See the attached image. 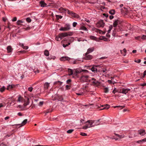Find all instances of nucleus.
Returning a JSON list of instances; mask_svg holds the SVG:
<instances>
[{
    "mask_svg": "<svg viewBox=\"0 0 146 146\" xmlns=\"http://www.w3.org/2000/svg\"><path fill=\"white\" fill-rule=\"evenodd\" d=\"M94 50V47L90 48L88 49L86 53H87V54H89L93 51Z\"/></svg>",
    "mask_w": 146,
    "mask_h": 146,
    "instance_id": "obj_14",
    "label": "nucleus"
},
{
    "mask_svg": "<svg viewBox=\"0 0 146 146\" xmlns=\"http://www.w3.org/2000/svg\"><path fill=\"white\" fill-rule=\"evenodd\" d=\"M90 38L93 40H96V38L94 36H90Z\"/></svg>",
    "mask_w": 146,
    "mask_h": 146,
    "instance_id": "obj_33",
    "label": "nucleus"
},
{
    "mask_svg": "<svg viewBox=\"0 0 146 146\" xmlns=\"http://www.w3.org/2000/svg\"><path fill=\"white\" fill-rule=\"evenodd\" d=\"M67 10V13L68 14L70 15H71V16L72 15V13H73V12L72 11H69L68 10Z\"/></svg>",
    "mask_w": 146,
    "mask_h": 146,
    "instance_id": "obj_46",
    "label": "nucleus"
},
{
    "mask_svg": "<svg viewBox=\"0 0 146 146\" xmlns=\"http://www.w3.org/2000/svg\"><path fill=\"white\" fill-rule=\"evenodd\" d=\"M14 86V85H9L7 86V90H10L13 88Z\"/></svg>",
    "mask_w": 146,
    "mask_h": 146,
    "instance_id": "obj_24",
    "label": "nucleus"
},
{
    "mask_svg": "<svg viewBox=\"0 0 146 146\" xmlns=\"http://www.w3.org/2000/svg\"><path fill=\"white\" fill-rule=\"evenodd\" d=\"M140 85L141 86H146V82L141 84Z\"/></svg>",
    "mask_w": 146,
    "mask_h": 146,
    "instance_id": "obj_50",
    "label": "nucleus"
},
{
    "mask_svg": "<svg viewBox=\"0 0 146 146\" xmlns=\"http://www.w3.org/2000/svg\"><path fill=\"white\" fill-rule=\"evenodd\" d=\"M92 30L93 31H94L96 32H99L100 33V31H101V30L98 29L95 27L93 28Z\"/></svg>",
    "mask_w": 146,
    "mask_h": 146,
    "instance_id": "obj_26",
    "label": "nucleus"
},
{
    "mask_svg": "<svg viewBox=\"0 0 146 146\" xmlns=\"http://www.w3.org/2000/svg\"><path fill=\"white\" fill-rule=\"evenodd\" d=\"M44 54L46 56H48L49 54V52L48 51L46 50H45L44 52Z\"/></svg>",
    "mask_w": 146,
    "mask_h": 146,
    "instance_id": "obj_25",
    "label": "nucleus"
},
{
    "mask_svg": "<svg viewBox=\"0 0 146 146\" xmlns=\"http://www.w3.org/2000/svg\"><path fill=\"white\" fill-rule=\"evenodd\" d=\"M102 106L104 107V108L102 109V110L105 109H109L110 107V106L108 104H106V105H105L104 106L102 105Z\"/></svg>",
    "mask_w": 146,
    "mask_h": 146,
    "instance_id": "obj_22",
    "label": "nucleus"
},
{
    "mask_svg": "<svg viewBox=\"0 0 146 146\" xmlns=\"http://www.w3.org/2000/svg\"><path fill=\"white\" fill-rule=\"evenodd\" d=\"M110 17V19H113L114 17L112 15H111V16H110V17Z\"/></svg>",
    "mask_w": 146,
    "mask_h": 146,
    "instance_id": "obj_64",
    "label": "nucleus"
},
{
    "mask_svg": "<svg viewBox=\"0 0 146 146\" xmlns=\"http://www.w3.org/2000/svg\"><path fill=\"white\" fill-rule=\"evenodd\" d=\"M55 39L57 41H60L61 40L60 39V37H59L58 35V36H56Z\"/></svg>",
    "mask_w": 146,
    "mask_h": 146,
    "instance_id": "obj_41",
    "label": "nucleus"
},
{
    "mask_svg": "<svg viewBox=\"0 0 146 146\" xmlns=\"http://www.w3.org/2000/svg\"><path fill=\"white\" fill-rule=\"evenodd\" d=\"M91 70L93 72H97V69L94 66V65H93L92 67L91 68Z\"/></svg>",
    "mask_w": 146,
    "mask_h": 146,
    "instance_id": "obj_20",
    "label": "nucleus"
},
{
    "mask_svg": "<svg viewBox=\"0 0 146 146\" xmlns=\"http://www.w3.org/2000/svg\"><path fill=\"white\" fill-rule=\"evenodd\" d=\"M138 132L139 134L142 136H143L146 134L145 130L143 129L140 130Z\"/></svg>",
    "mask_w": 146,
    "mask_h": 146,
    "instance_id": "obj_11",
    "label": "nucleus"
},
{
    "mask_svg": "<svg viewBox=\"0 0 146 146\" xmlns=\"http://www.w3.org/2000/svg\"><path fill=\"white\" fill-rule=\"evenodd\" d=\"M95 120H88L87 121L86 123H88L89 124V125H88L89 127H94L95 126L99 125V124H95L94 125H93V123H95Z\"/></svg>",
    "mask_w": 146,
    "mask_h": 146,
    "instance_id": "obj_3",
    "label": "nucleus"
},
{
    "mask_svg": "<svg viewBox=\"0 0 146 146\" xmlns=\"http://www.w3.org/2000/svg\"><path fill=\"white\" fill-rule=\"evenodd\" d=\"M117 92V90L116 89V88H115L113 90L112 92L114 93L115 94V92Z\"/></svg>",
    "mask_w": 146,
    "mask_h": 146,
    "instance_id": "obj_48",
    "label": "nucleus"
},
{
    "mask_svg": "<svg viewBox=\"0 0 146 146\" xmlns=\"http://www.w3.org/2000/svg\"><path fill=\"white\" fill-rule=\"evenodd\" d=\"M71 16L77 19H79L80 18L79 16L78 15L75 13L73 12L72 13V15Z\"/></svg>",
    "mask_w": 146,
    "mask_h": 146,
    "instance_id": "obj_12",
    "label": "nucleus"
},
{
    "mask_svg": "<svg viewBox=\"0 0 146 146\" xmlns=\"http://www.w3.org/2000/svg\"><path fill=\"white\" fill-rule=\"evenodd\" d=\"M96 26L98 27H103L104 26V23L103 20H100L96 24Z\"/></svg>",
    "mask_w": 146,
    "mask_h": 146,
    "instance_id": "obj_4",
    "label": "nucleus"
},
{
    "mask_svg": "<svg viewBox=\"0 0 146 146\" xmlns=\"http://www.w3.org/2000/svg\"><path fill=\"white\" fill-rule=\"evenodd\" d=\"M146 75V70L144 71L143 74V77H144L145 75Z\"/></svg>",
    "mask_w": 146,
    "mask_h": 146,
    "instance_id": "obj_63",
    "label": "nucleus"
},
{
    "mask_svg": "<svg viewBox=\"0 0 146 146\" xmlns=\"http://www.w3.org/2000/svg\"><path fill=\"white\" fill-rule=\"evenodd\" d=\"M109 13L111 15H113L115 13V11L114 9H112L109 11Z\"/></svg>",
    "mask_w": 146,
    "mask_h": 146,
    "instance_id": "obj_28",
    "label": "nucleus"
},
{
    "mask_svg": "<svg viewBox=\"0 0 146 146\" xmlns=\"http://www.w3.org/2000/svg\"><path fill=\"white\" fill-rule=\"evenodd\" d=\"M33 89V88L32 87H29L28 88V90L30 92H31Z\"/></svg>",
    "mask_w": 146,
    "mask_h": 146,
    "instance_id": "obj_45",
    "label": "nucleus"
},
{
    "mask_svg": "<svg viewBox=\"0 0 146 146\" xmlns=\"http://www.w3.org/2000/svg\"><path fill=\"white\" fill-rule=\"evenodd\" d=\"M75 72L76 73V74H77L81 72V70H76L75 71Z\"/></svg>",
    "mask_w": 146,
    "mask_h": 146,
    "instance_id": "obj_47",
    "label": "nucleus"
},
{
    "mask_svg": "<svg viewBox=\"0 0 146 146\" xmlns=\"http://www.w3.org/2000/svg\"><path fill=\"white\" fill-rule=\"evenodd\" d=\"M115 135L118 137L119 139L123 138L124 137V135H119L117 134H115Z\"/></svg>",
    "mask_w": 146,
    "mask_h": 146,
    "instance_id": "obj_30",
    "label": "nucleus"
},
{
    "mask_svg": "<svg viewBox=\"0 0 146 146\" xmlns=\"http://www.w3.org/2000/svg\"><path fill=\"white\" fill-rule=\"evenodd\" d=\"M74 131V130L73 129H69L67 131V133H68L70 134L71 133Z\"/></svg>",
    "mask_w": 146,
    "mask_h": 146,
    "instance_id": "obj_36",
    "label": "nucleus"
},
{
    "mask_svg": "<svg viewBox=\"0 0 146 146\" xmlns=\"http://www.w3.org/2000/svg\"><path fill=\"white\" fill-rule=\"evenodd\" d=\"M66 29L65 27H61L59 29V30L60 31H67L66 30Z\"/></svg>",
    "mask_w": 146,
    "mask_h": 146,
    "instance_id": "obj_38",
    "label": "nucleus"
},
{
    "mask_svg": "<svg viewBox=\"0 0 146 146\" xmlns=\"http://www.w3.org/2000/svg\"><path fill=\"white\" fill-rule=\"evenodd\" d=\"M73 26L74 27H76L77 25V23L76 22H74L73 23Z\"/></svg>",
    "mask_w": 146,
    "mask_h": 146,
    "instance_id": "obj_49",
    "label": "nucleus"
},
{
    "mask_svg": "<svg viewBox=\"0 0 146 146\" xmlns=\"http://www.w3.org/2000/svg\"><path fill=\"white\" fill-rule=\"evenodd\" d=\"M88 128H90L89 127V125H86L83 126L82 129H86Z\"/></svg>",
    "mask_w": 146,
    "mask_h": 146,
    "instance_id": "obj_40",
    "label": "nucleus"
},
{
    "mask_svg": "<svg viewBox=\"0 0 146 146\" xmlns=\"http://www.w3.org/2000/svg\"><path fill=\"white\" fill-rule=\"evenodd\" d=\"M90 77L88 75H85L82 76L80 78L81 81L83 82H90L91 81L90 79Z\"/></svg>",
    "mask_w": 146,
    "mask_h": 146,
    "instance_id": "obj_2",
    "label": "nucleus"
},
{
    "mask_svg": "<svg viewBox=\"0 0 146 146\" xmlns=\"http://www.w3.org/2000/svg\"><path fill=\"white\" fill-rule=\"evenodd\" d=\"M120 21L118 20H117L114 21L113 23V26L115 28H116L117 26V25L120 23Z\"/></svg>",
    "mask_w": 146,
    "mask_h": 146,
    "instance_id": "obj_9",
    "label": "nucleus"
},
{
    "mask_svg": "<svg viewBox=\"0 0 146 146\" xmlns=\"http://www.w3.org/2000/svg\"><path fill=\"white\" fill-rule=\"evenodd\" d=\"M70 86L67 85L66 86V89L67 90L69 89L70 88Z\"/></svg>",
    "mask_w": 146,
    "mask_h": 146,
    "instance_id": "obj_53",
    "label": "nucleus"
},
{
    "mask_svg": "<svg viewBox=\"0 0 146 146\" xmlns=\"http://www.w3.org/2000/svg\"><path fill=\"white\" fill-rule=\"evenodd\" d=\"M22 47L25 49H27L28 48V47L27 46H24L23 44H22Z\"/></svg>",
    "mask_w": 146,
    "mask_h": 146,
    "instance_id": "obj_37",
    "label": "nucleus"
},
{
    "mask_svg": "<svg viewBox=\"0 0 146 146\" xmlns=\"http://www.w3.org/2000/svg\"><path fill=\"white\" fill-rule=\"evenodd\" d=\"M26 20V21L28 23L31 22V19L29 17L27 18Z\"/></svg>",
    "mask_w": 146,
    "mask_h": 146,
    "instance_id": "obj_42",
    "label": "nucleus"
},
{
    "mask_svg": "<svg viewBox=\"0 0 146 146\" xmlns=\"http://www.w3.org/2000/svg\"><path fill=\"white\" fill-rule=\"evenodd\" d=\"M29 99L26 98L24 100L23 98L21 97L20 96H18L17 100L16 101V102L17 103H20L24 101V104L23 106L24 107H26L29 104Z\"/></svg>",
    "mask_w": 146,
    "mask_h": 146,
    "instance_id": "obj_1",
    "label": "nucleus"
},
{
    "mask_svg": "<svg viewBox=\"0 0 146 146\" xmlns=\"http://www.w3.org/2000/svg\"><path fill=\"white\" fill-rule=\"evenodd\" d=\"M43 102H40L39 103V106H41L43 105Z\"/></svg>",
    "mask_w": 146,
    "mask_h": 146,
    "instance_id": "obj_58",
    "label": "nucleus"
},
{
    "mask_svg": "<svg viewBox=\"0 0 146 146\" xmlns=\"http://www.w3.org/2000/svg\"><path fill=\"white\" fill-rule=\"evenodd\" d=\"M80 135L82 136H86L87 135V134L86 133L83 132H81L80 133Z\"/></svg>",
    "mask_w": 146,
    "mask_h": 146,
    "instance_id": "obj_43",
    "label": "nucleus"
},
{
    "mask_svg": "<svg viewBox=\"0 0 146 146\" xmlns=\"http://www.w3.org/2000/svg\"><path fill=\"white\" fill-rule=\"evenodd\" d=\"M114 30L115 31H119L121 30V28L119 26H118L117 27L114 28Z\"/></svg>",
    "mask_w": 146,
    "mask_h": 146,
    "instance_id": "obj_16",
    "label": "nucleus"
},
{
    "mask_svg": "<svg viewBox=\"0 0 146 146\" xmlns=\"http://www.w3.org/2000/svg\"><path fill=\"white\" fill-rule=\"evenodd\" d=\"M134 61L136 62L139 63L141 62V60L140 59H139L137 60H135Z\"/></svg>",
    "mask_w": 146,
    "mask_h": 146,
    "instance_id": "obj_55",
    "label": "nucleus"
},
{
    "mask_svg": "<svg viewBox=\"0 0 146 146\" xmlns=\"http://www.w3.org/2000/svg\"><path fill=\"white\" fill-rule=\"evenodd\" d=\"M91 80V81H93L92 82V83L94 85H96L99 83V82L98 81L96 80V79L94 78H92Z\"/></svg>",
    "mask_w": 146,
    "mask_h": 146,
    "instance_id": "obj_10",
    "label": "nucleus"
},
{
    "mask_svg": "<svg viewBox=\"0 0 146 146\" xmlns=\"http://www.w3.org/2000/svg\"><path fill=\"white\" fill-rule=\"evenodd\" d=\"M68 35H70L67 33H61L58 35V36L60 38V39H62L64 37L68 36Z\"/></svg>",
    "mask_w": 146,
    "mask_h": 146,
    "instance_id": "obj_6",
    "label": "nucleus"
},
{
    "mask_svg": "<svg viewBox=\"0 0 146 146\" xmlns=\"http://www.w3.org/2000/svg\"><path fill=\"white\" fill-rule=\"evenodd\" d=\"M5 88L4 86H3L2 88H0V91L2 92H3L5 90Z\"/></svg>",
    "mask_w": 146,
    "mask_h": 146,
    "instance_id": "obj_35",
    "label": "nucleus"
},
{
    "mask_svg": "<svg viewBox=\"0 0 146 146\" xmlns=\"http://www.w3.org/2000/svg\"><path fill=\"white\" fill-rule=\"evenodd\" d=\"M71 82V80L70 79H68L66 81V83L67 84H69Z\"/></svg>",
    "mask_w": 146,
    "mask_h": 146,
    "instance_id": "obj_59",
    "label": "nucleus"
},
{
    "mask_svg": "<svg viewBox=\"0 0 146 146\" xmlns=\"http://www.w3.org/2000/svg\"><path fill=\"white\" fill-rule=\"evenodd\" d=\"M81 72H88V70H81Z\"/></svg>",
    "mask_w": 146,
    "mask_h": 146,
    "instance_id": "obj_54",
    "label": "nucleus"
},
{
    "mask_svg": "<svg viewBox=\"0 0 146 146\" xmlns=\"http://www.w3.org/2000/svg\"><path fill=\"white\" fill-rule=\"evenodd\" d=\"M40 6L42 7H45L46 4L44 1H41L40 2Z\"/></svg>",
    "mask_w": 146,
    "mask_h": 146,
    "instance_id": "obj_15",
    "label": "nucleus"
},
{
    "mask_svg": "<svg viewBox=\"0 0 146 146\" xmlns=\"http://www.w3.org/2000/svg\"><path fill=\"white\" fill-rule=\"evenodd\" d=\"M87 54V53H85V56L84 57V59L86 60H90L92 58V56L90 54Z\"/></svg>",
    "mask_w": 146,
    "mask_h": 146,
    "instance_id": "obj_7",
    "label": "nucleus"
},
{
    "mask_svg": "<svg viewBox=\"0 0 146 146\" xmlns=\"http://www.w3.org/2000/svg\"><path fill=\"white\" fill-rule=\"evenodd\" d=\"M107 70L106 69V68H104V69H103V70H102V72H105Z\"/></svg>",
    "mask_w": 146,
    "mask_h": 146,
    "instance_id": "obj_61",
    "label": "nucleus"
},
{
    "mask_svg": "<svg viewBox=\"0 0 146 146\" xmlns=\"http://www.w3.org/2000/svg\"><path fill=\"white\" fill-rule=\"evenodd\" d=\"M68 46V45L64 44H63V46L64 48H65V47H67V46Z\"/></svg>",
    "mask_w": 146,
    "mask_h": 146,
    "instance_id": "obj_62",
    "label": "nucleus"
},
{
    "mask_svg": "<svg viewBox=\"0 0 146 146\" xmlns=\"http://www.w3.org/2000/svg\"><path fill=\"white\" fill-rule=\"evenodd\" d=\"M104 92L105 93H107L108 92V88L106 87L104 88Z\"/></svg>",
    "mask_w": 146,
    "mask_h": 146,
    "instance_id": "obj_32",
    "label": "nucleus"
},
{
    "mask_svg": "<svg viewBox=\"0 0 146 146\" xmlns=\"http://www.w3.org/2000/svg\"><path fill=\"white\" fill-rule=\"evenodd\" d=\"M112 26H110L109 27V29L108 30V33H110L112 29Z\"/></svg>",
    "mask_w": 146,
    "mask_h": 146,
    "instance_id": "obj_39",
    "label": "nucleus"
},
{
    "mask_svg": "<svg viewBox=\"0 0 146 146\" xmlns=\"http://www.w3.org/2000/svg\"><path fill=\"white\" fill-rule=\"evenodd\" d=\"M19 116H22L23 115L22 113L21 112H19L17 114Z\"/></svg>",
    "mask_w": 146,
    "mask_h": 146,
    "instance_id": "obj_60",
    "label": "nucleus"
},
{
    "mask_svg": "<svg viewBox=\"0 0 146 146\" xmlns=\"http://www.w3.org/2000/svg\"><path fill=\"white\" fill-rule=\"evenodd\" d=\"M70 58L67 56H63L60 58V60L61 61H64L65 60H69Z\"/></svg>",
    "mask_w": 146,
    "mask_h": 146,
    "instance_id": "obj_8",
    "label": "nucleus"
},
{
    "mask_svg": "<svg viewBox=\"0 0 146 146\" xmlns=\"http://www.w3.org/2000/svg\"><path fill=\"white\" fill-rule=\"evenodd\" d=\"M102 39L103 40L106 41H109L110 40L109 39L106 38L105 36H102Z\"/></svg>",
    "mask_w": 146,
    "mask_h": 146,
    "instance_id": "obj_31",
    "label": "nucleus"
},
{
    "mask_svg": "<svg viewBox=\"0 0 146 146\" xmlns=\"http://www.w3.org/2000/svg\"><path fill=\"white\" fill-rule=\"evenodd\" d=\"M141 38L143 39H146V35H143L142 36Z\"/></svg>",
    "mask_w": 146,
    "mask_h": 146,
    "instance_id": "obj_51",
    "label": "nucleus"
},
{
    "mask_svg": "<svg viewBox=\"0 0 146 146\" xmlns=\"http://www.w3.org/2000/svg\"><path fill=\"white\" fill-rule=\"evenodd\" d=\"M94 66L96 68H101L103 67V66H101L100 65H94Z\"/></svg>",
    "mask_w": 146,
    "mask_h": 146,
    "instance_id": "obj_44",
    "label": "nucleus"
},
{
    "mask_svg": "<svg viewBox=\"0 0 146 146\" xmlns=\"http://www.w3.org/2000/svg\"><path fill=\"white\" fill-rule=\"evenodd\" d=\"M100 119L97 120V121H95V124H99V125L100 124V123H98L100 121Z\"/></svg>",
    "mask_w": 146,
    "mask_h": 146,
    "instance_id": "obj_57",
    "label": "nucleus"
},
{
    "mask_svg": "<svg viewBox=\"0 0 146 146\" xmlns=\"http://www.w3.org/2000/svg\"><path fill=\"white\" fill-rule=\"evenodd\" d=\"M24 22V21L21 20H18L17 21V24L18 25H21V23H23Z\"/></svg>",
    "mask_w": 146,
    "mask_h": 146,
    "instance_id": "obj_29",
    "label": "nucleus"
},
{
    "mask_svg": "<svg viewBox=\"0 0 146 146\" xmlns=\"http://www.w3.org/2000/svg\"><path fill=\"white\" fill-rule=\"evenodd\" d=\"M79 30H83L85 31H88V30L87 28L84 26H81L79 29Z\"/></svg>",
    "mask_w": 146,
    "mask_h": 146,
    "instance_id": "obj_23",
    "label": "nucleus"
},
{
    "mask_svg": "<svg viewBox=\"0 0 146 146\" xmlns=\"http://www.w3.org/2000/svg\"><path fill=\"white\" fill-rule=\"evenodd\" d=\"M12 48L10 46H8L7 48V50L8 53H10L12 52Z\"/></svg>",
    "mask_w": 146,
    "mask_h": 146,
    "instance_id": "obj_17",
    "label": "nucleus"
},
{
    "mask_svg": "<svg viewBox=\"0 0 146 146\" xmlns=\"http://www.w3.org/2000/svg\"><path fill=\"white\" fill-rule=\"evenodd\" d=\"M68 75L70 76L73 74V71L72 69L68 68Z\"/></svg>",
    "mask_w": 146,
    "mask_h": 146,
    "instance_id": "obj_21",
    "label": "nucleus"
},
{
    "mask_svg": "<svg viewBox=\"0 0 146 146\" xmlns=\"http://www.w3.org/2000/svg\"><path fill=\"white\" fill-rule=\"evenodd\" d=\"M120 52L121 54H122L123 56H125L127 51L125 48H124L122 50H121Z\"/></svg>",
    "mask_w": 146,
    "mask_h": 146,
    "instance_id": "obj_18",
    "label": "nucleus"
},
{
    "mask_svg": "<svg viewBox=\"0 0 146 146\" xmlns=\"http://www.w3.org/2000/svg\"><path fill=\"white\" fill-rule=\"evenodd\" d=\"M65 27L66 29V30L67 31H68V30H70V25L68 24L66 25H65Z\"/></svg>",
    "mask_w": 146,
    "mask_h": 146,
    "instance_id": "obj_27",
    "label": "nucleus"
},
{
    "mask_svg": "<svg viewBox=\"0 0 146 146\" xmlns=\"http://www.w3.org/2000/svg\"><path fill=\"white\" fill-rule=\"evenodd\" d=\"M56 17L57 19L58 20L59 19H61L62 18V16L61 15H56Z\"/></svg>",
    "mask_w": 146,
    "mask_h": 146,
    "instance_id": "obj_34",
    "label": "nucleus"
},
{
    "mask_svg": "<svg viewBox=\"0 0 146 146\" xmlns=\"http://www.w3.org/2000/svg\"><path fill=\"white\" fill-rule=\"evenodd\" d=\"M17 20L16 17H14L12 20V21H15Z\"/></svg>",
    "mask_w": 146,
    "mask_h": 146,
    "instance_id": "obj_56",
    "label": "nucleus"
},
{
    "mask_svg": "<svg viewBox=\"0 0 146 146\" xmlns=\"http://www.w3.org/2000/svg\"><path fill=\"white\" fill-rule=\"evenodd\" d=\"M118 106V108H120L121 109L125 107V106Z\"/></svg>",
    "mask_w": 146,
    "mask_h": 146,
    "instance_id": "obj_52",
    "label": "nucleus"
},
{
    "mask_svg": "<svg viewBox=\"0 0 146 146\" xmlns=\"http://www.w3.org/2000/svg\"><path fill=\"white\" fill-rule=\"evenodd\" d=\"M50 84L48 82H46L44 85V88L45 89H47L49 86Z\"/></svg>",
    "mask_w": 146,
    "mask_h": 146,
    "instance_id": "obj_19",
    "label": "nucleus"
},
{
    "mask_svg": "<svg viewBox=\"0 0 146 146\" xmlns=\"http://www.w3.org/2000/svg\"><path fill=\"white\" fill-rule=\"evenodd\" d=\"M130 90H131L129 89L123 88H122L121 90H120L119 93L126 94L128 92L130 91Z\"/></svg>",
    "mask_w": 146,
    "mask_h": 146,
    "instance_id": "obj_5",
    "label": "nucleus"
},
{
    "mask_svg": "<svg viewBox=\"0 0 146 146\" xmlns=\"http://www.w3.org/2000/svg\"><path fill=\"white\" fill-rule=\"evenodd\" d=\"M27 122V119H25L22 123L21 124H19V125H20V127H22L23 126L25 125Z\"/></svg>",
    "mask_w": 146,
    "mask_h": 146,
    "instance_id": "obj_13",
    "label": "nucleus"
}]
</instances>
